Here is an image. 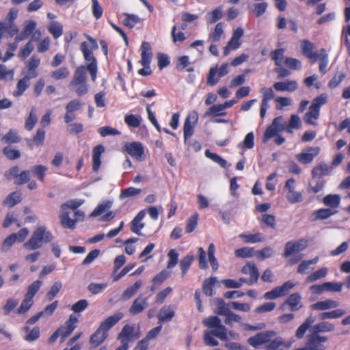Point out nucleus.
Listing matches in <instances>:
<instances>
[{
    "label": "nucleus",
    "mask_w": 350,
    "mask_h": 350,
    "mask_svg": "<svg viewBox=\"0 0 350 350\" xmlns=\"http://www.w3.org/2000/svg\"><path fill=\"white\" fill-rule=\"evenodd\" d=\"M147 298L142 296L137 297L129 308V312L133 315H136L142 312L148 307Z\"/></svg>",
    "instance_id": "obj_16"
},
{
    "label": "nucleus",
    "mask_w": 350,
    "mask_h": 350,
    "mask_svg": "<svg viewBox=\"0 0 350 350\" xmlns=\"http://www.w3.org/2000/svg\"><path fill=\"white\" fill-rule=\"evenodd\" d=\"M142 285V282L141 280H137L133 285L128 287L123 292L121 298L124 300L129 299L137 293V291L139 289Z\"/></svg>",
    "instance_id": "obj_33"
},
{
    "label": "nucleus",
    "mask_w": 350,
    "mask_h": 350,
    "mask_svg": "<svg viewBox=\"0 0 350 350\" xmlns=\"http://www.w3.org/2000/svg\"><path fill=\"white\" fill-rule=\"evenodd\" d=\"M62 287V284L61 282L57 281L55 282L53 286L51 287L49 291L46 293V297L49 301L52 300L59 293L60 289Z\"/></svg>",
    "instance_id": "obj_57"
},
{
    "label": "nucleus",
    "mask_w": 350,
    "mask_h": 350,
    "mask_svg": "<svg viewBox=\"0 0 350 350\" xmlns=\"http://www.w3.org/2000/svg\"><path fill=\"white\" fill-rule=\"evenodd\" d=\"M215 306H217L215 313L218 315H225L229 310V308L226 306L225 301L221 298L215 299Z\"/></svg>",
    "instance_id": "obj_63"
},
{
    "label": "nucleus",
    "mask_w": 350,
    "mask_h": 350,
    "mask_svg": "<svg viewBox=\"0 0 350 350\" xmlns=\"http://www.w3.org/2000/svg\"><path fill=\"white\" fill-rule=\"evenodd\" d=\"M338 211L331 208H320L313 213V221L326 219L330 216L336 214Z\"/></svg>",
    "instance_id": "obj_32"
},
{
    "label": "nucleus",
    "mask_w": 350,
    "mask_h": 350,
    "mask_svg": "<svg viewBox=\"0 0 350 350\" xmlns=\"http://www.w3.org/2000/svg\"><path fill=\"white\" fill-rule=\"evenodd\" d=\"M204 326L208 328H217L212 329L210 332H205L204 334V341L206 345L215 347L219 345V342L215 340L213 336L217 337L221 340L227 341L228 337L227 336V329L221 324V319L217 316H211L204 319L202 321Z\"/></svg>",
    "instance_id": "obj_1"
},
{
    "label": "nucleus",
    "mask_w": 350,
    "mask_h": 350,
    "mask_svg": "<svg viewBox=\"0 0 350 350\" xmlns=\"http://www.w3.org/2000/svg\"><path fill=\"white\" fill-rule=\"evenodd\" d=\"M145 211H139L137 215L134 217V219L132 220L131 224V230L138 234L141 235L142 233L140 230L144 227L145 224L144 223L142 222V220L145 216Z\"/></svg>",
    "instance_id": "obj_21"
},
{
    "label": "nucleus",
    "mask_w": 350,
    "mask_h": 350,
    "mask_svg": "<svg viewBox=\"0 0 350 350\" xmlns=\"http://www.w3.org/2000/svg\"><path fill=\"white\" fill-rule=\"evenodd\" d=\"M140 336L139 331L135 332V327L129 324H126L122 327L121 332L118 334V339L121 340L133 341L139 338Z\"/></svg>",
    "instance_id": "obj_11"
},
{
    "label": "nucleus",
    "mask_w": 350,
    "mask_h": 350,
    "mask_svg": "<svg viewBox=\"0 0 350 350\" xmlns=\"http://www.w3.org/2000/svg\"><path fill=\"white\" fill-rule=\"evenodd\" d=\"M239 237L243 239L245 243H259L265 240V237L259 232L255 234H241Z\"/></svg>",
    "instance_id": "obj_34"
},
{
    "label": "nucleus",
    "mask_w": 350,
    "mask_h": 350,
    "mask_svg": "<svg viewBox=\"0 0 350 350\" xmlns=\"http://www.w3.org/2000/svg\"><path fill=\"white\" fill-rule=\"evenodd\" d=\"M323 202L327 206L337 208L340 204V196L338 194H329L323 198Z\"/></svg>",
    "instance_id": "obj_40"
},
{
    "label": "nucleus",
    "mask_w": 350,
    "mask_h": 350,
    "mask_svg": "<svg viewBox=\"0 0 350 350\" xmlns=\"http://www.w3.org/2000/svg\"><path fill=\"white\" fill-rule=\"evenodd\" d=\"M142 50V59L140 63L142 64H150L151 59L152 57V53L151 52V47L148 42H143L141 46Z\"/></svg>",
    "instance_id": "obj_27"
},
{
    "label": "nucleus",
    "mask_w": 350,
    "mask_h": 350,
    "mask_svg": "<svg viewBox=\"0 0 350 350\" xmlns=\"http://www.w3.org/2000/svg\"><path fill=\"white\" fill-rule=\"evenodd\" d=\"M108 337V334L100 329L98 327L90 336V343L91 349H95L100 345Z\"/></svg>",
    "instance_id": "obj_18"
},
{
    "label": "nucleus",
    "mask_w": 350,
    "mask_h": 350,
    "mask_svg": "<svg viewBox=\"0 0 350 350\" xmlns=\"http://www.w3.org/2000/svg\"><path fill=\"white\" fill-rule=\"evenodd\" d=\"M241 272L250 275V279L254 283L257 282L259 275L258 270L254 263H247L241 269Z\"/></svg>",
    "instance_id": "obj_29"
},
{
    "label": "nucleus",
    "mask_w": 350,
    "mask_h": 350,
    "mask_svg": "<svg viewBox=\"0 0 350 350\" xmlns=\"http://www.w3.org/2000/svg\"><path fill=\"white\" fill-rule=\"evenodd\" d=\"M62 226L65 228L74 229L76 227L77 219L70 217L69 213L62 211L59 216Z\"/></svg>",
    "instance_id": "obj_28"
},
{
    "label": "nucleus",
    "mask_w": 350,
    "mask_h": 350,
    "mask_svg": "<svg viewBox=\"0 0 350 350\" xmlns=\"http://www.w3.org/2000/svg\"><path fill=\"white\" fill-rule=\"evenodd\" d=\"M124 150L133 157L142 161L144 154V150L142 144L139 142H134L124 145Z\"/></svg>",
    "instance_id": "obj_13"
},
{
    "label": "nucleus",
    "mask_w": 350,
    "mask_h": 350,
    "mask_svg": "<svg viewBox=\"0 0 350 350\" xmlns=\"http://www.w3.org/2000/svg\"><path fill=\"white\" fill-rule=\"evenodd\" d=\"M274 254L273 250L271 247H265L261 250H258L255 252L256 257L263 260L265 258L271 257Z\"/></svg>",
    "instance_id": "obj_48"
},
{
    "label": "nucleus",
    "mask_w": 350,
    "mask_h": 350,
    "mask_svg": "<svg viewBox=\"0 0 350 350\" xmlns=\"http://www.w3.org/2000/svg\"><path fill=\"white\" fill-rule=\"evenodd\" d=\"M301 296L299 293H295L290 295L285 302L283 304L282 307L288 305L292 311H297L302 308Z\"/></svg>",
    "instance_id": "obj_17"
},
{
    "label": "nucleus",
    "mask_w": 350,
    "mask_h": 350,
    "mask_svg": "<svg viewBox=\"0 0 350 350\" xmlns=\"http://www.w3.org/2000/svg\"><path fill=\"white\" fill-rule=\"evenodd\" d=\"M217 282L216 277H211L204 280L203 282V292L207 296L213 295V287Z\"/></svg>",
    "instance_id": "obj_36"
},
{
    "label": "nucleus",
    "mask_w": 350,
    "mask_h": 350,
    "mask_svg": "<svg viewBox=\"0 0 350 350\" xmlns=\"http://www.w3.org/2000/svg\"><path fill=\"white\" fill-rule=\"evenodd\" d=\"M194 259L193 256L188 255L183 258L180 262V267L182 271L183 275H185L188 269H189L193 260Z\"/></svg>",
    "instance_id": "obj_54"
},
{
    "label": "nucleus",
    "mask_w": 350,
    "mask_h": 350,
    "mask_svg": "<svg viewBox=\"0 0 350 350\" xmlns=\"http://www.w3.org/2000/svg\"><path fill=\"white\" fill-rule=\"evenodd\" d=\"M32 304H33L32 299L25 296L24 299L23 300L21 306L16 310V313L20 314H25L26 312H27L30 309Z\"/></svg>",
    "instance_id": "obj_55"
},
{
    "label": "nucleus",
    "mask_w": 350,
    "mask_h": 350,
    "mask_svg": "<svg viewBox=\"0 0 350 350\" xmlns=\"http://www.w3.org/2000/svg\"><path fill=\"white\" fill-rule=\"evenodd\" d=\"M1 140L9 144H16L18 143L21 139L15 131L10 130L9 132L2 137Z\"/></svg>",
    "instance_id": "obj_62"
},
{
    "label": "nucleus",
    "mask_w": 350,
    "mask_h": 350,
    "mask_svg": "<svg viewBox=\"0 0 350 350\" xmlns=\"http://www.w3.org/2000/svg\"><path fill=\"white\" fill-rule=\"evenodd\" d=\"M88 69L85 68V66H80L77 68V69L75 71L74 76L72 80L70 83V85H74L76 83H87L86 80V72Z\"/></svg>",
    "instance_id": "obj_25"
},
{
    "label": "nucleus",
    "mask_w": 350,
    "mask_h": 350,
    "mask_svg": "<svg viewBox=\"0 0 350 350\" xmlns=\"http://www.w3.org/2000/svg\"><path fill=\"white\" fill-rule=\"evenodd\" d=\"M291 344L286 343L280 337L275 338L267 343L265 348L267 350H288Z\"/></svg>",
    "instance_id": "obj_22"
},
{
    "label": "nucleus",
    "mask_w": 350,
    "mask_h": 350,
    "mask_svg": "<svg viewBox=\"0 0 350 350\" xmlns=\"http://www.w3.org/2000/svg\"><path fill=\"white\" fill-rule=\"evenodd\" d=\"M2 152L9 160H15L20 158L21 156V153L18 150L14 149L9 146L4 147Z\"/></svg>",
    "instance_id": "obj_42"
},
{
    "label": "nucleus",
    "mask_w": 350,
    "mask_h": 350,
    "mask_svg": "<svg viewBox=\"0 0 350 350\" xmlns=\"http://www.w3.org/2000/svg\"><path fill=\"white\" fill-rule=\"evenodd\" d=\"M126 18L124 19L123 23L125 26L133 28L135 25V24L139 23L140 18L135 14H130L127 13L124 14Z\"/></svg>",
    "instance_id": "obj_56"
},
{
    "label": "nucleus",
    "mask_w": 350,
    "mask_h": 350,
    "mask_svg": "<svg viewBox=\"0 0 350 350\" xmlns=\"http://www.w3.org/2000/svg\"><path fill=\"white\" fill-rule=\"evenodd\" d=\"M301 123L300 118L297 115L293 114L291 116L288 124L284 126V130L288 133H292L294 129H297L300 127Z\"/></svg>",
    "instance_id": "obj_41"
},
{
    "label": "nucleus",
    "mask_w": 350,
    "mask_h": 350,
    "mask_svg": "<svg viewBox=\"0 0 350 350\" xmlns=\"http://www.w3.org/2000/svg\"><path fill=\"white\" fill-rule=\"evenodd\" d=\"M327 340L328 338L325 336L310 332L307 336L306 345L310 350H325L326 347L324 343L327 342Z\"/></svg>",
    "instance_id": "obj_7"
},
{
    "label": "nucleus",
    "mask_w": 350,
    "mask_h": 350,
    "mask_svg": "<svg viewBox=\"0 0 350 350\" xmlns=\"http://www.w3.org/2000/svg\"><path fill=\"white\" fill-rule=\"evenodd\" d=\"M198 122V113L194 112L185 119L183 126L184 140L187 143V139L194 133V126Z\"/></svg>",
    "instance_id": "obj_12"
},
{
    "label": "nucleus",
    "mask_w": 350,
    "mask_h": 350,
    "mask_svg": "<svg viewBox=\"0 0 350 350\" xmlns=\"http://www.w3.org/2000/svg\"><path fill=\"white\" fill-rule=\"evenodd\" d=\"M315 321L316 319L312 314L308 317L297 328L295 332V336L299 339L303 338L306 331L310 327V332H314L317 334H320L321 332H331L335 329V326L333 323L325 321H321L312 325Z\"/></svg>",
    "instance_id": "obj_2"
},
{
    "label": "nucleus",
    "mask_w": 350,
    "mask_h": 350,
    "mask_svg": "<svg viewBox=\"0 0 350 350\" xmlns=\"http://www.w3.org/2000/svg\"><path fill=\"white\" fill-rule=\"evenodd\" d=\"M70 75V71L67 67H61L51 73V77L55 80L66 79Z\"/></svg>",
    "instance_id": "obj_43"
},
{
    "label": "nucleus",
    "mask_w": 350,
    "mask_h": 350,
    "mask_svg": "<svg viewBox=\"0 0 350 350\" xmlns=\"http://www.w3.org/2000/svg\"><path fill=\"white\" fill-rule=\"evenodd\" d=\"M226 115L222 104L213 105L211 106L208 110L204 113L203 117L208 116L217 117Z\"/></svg>",
    "instance_id": "obj_30"
},
{
    "label": "nucleus",
    "mask_w": 350,
    "mask_h": 350,
    "mask_svg": "<svg viewBox=\"0 0 350 350\" xmlns=\"http://www.w3.org/2000/svg\"><path fill=\"white\" fill-rule=\"evenodd\" d=\"M332 167L325 163H320L315 166L311 172L313 179L321 178L322 176H328L331 174Z\"/></svg>",
    "instance_id": "obj_20"
},
{
    "label": "nucleus",
    "mask_w": 350,
    "mask_h": 350,
    "mask_svg": "<svg viewBox=\"0 0 350 350\" xmlns=\"http://www.w3.org/2000/svg\"><path fill=\"white\" fill-rule=\"evenodd\" d=\"M307 247V241L300 239L297 241H288L285 244L284 257L288 258L292 255L304 250Z\"/></svg>",
    "instance_id": "obj_9"
},
{
    "label": "nucleus",
    "mask_w": 350,
    "mask_h": 350,
    "mask_svg": "<svg viewBox=\"0 0 350 350\" xmlns=\"http://www.w3.org/2000/svg\"><path fill=\"white\" fill-rule=\"evenodd\" d=\"M346 75L343 72L336 73L329 81L328 86L331 89L336 88L345 79Z\"/></svg>",
    "instance_id": "obj_50"
},
{
    "label": "nucleus",
    "mask_w": 350,
    "mask_h": 350,
    "mask_svg": "<svg viewBox=\"0 0 350 350\" xmlns=\"http://www.w3.org/2000/svg\"><path fill=\"white\" fill-rule=\"evenodd\" d=\"M34 47L31 41H29L23 48L20 50L18 57L21 59H26L33 51Z\"/></svg>",
    "instance_id": "obj_58"
},
{
    "label": "nucleus",
    "mask_w": 350,
    "mask_h": 350,
    "mask_svg": "<svg viewBox=\"0 0 350 350\" xmlns=\"http://www.w3.org/2000/svg\"><path fill=\"white\" fill-rule=\"evenodd\" d=\"M273 88L277 91L294 92L297 89V83L296 81L287 80L286 81L276 82Z\"/></svg>",
    "instance_id": "obj_24"
},
{
    "label": "nucleus",
    "mask_w": 350,
    "mask_h": 350,
    "mask_svg": "<svg viewBox=\"0 0 350 350\" xmlns=\"http://www.w3.org/2000/svg\"><path fill=\"white\" fill-rule=\"evenodd\" d=\"M198 223V215L197 213L191 215L187 220L185 231L187 233L192 232L197 227Z\"/></svg>",
    "instance_id": "obj_59"
},
{
    "label": "nucleus",
    "mask_w": 350,
    "mask_h": 350,
    "mask_svg": "<svg viewBox=\"0 0 350 350\" xmlns=\"http://www.w3.org/2000/svg\"><path fill=\"white\" fill-rule=\"evenodd\" d=\"M295 180L293 178H289L285 183V188L288 189L286 199L291 204H296L303 201V196L301 192L295 189Z\"/></svg>",
    "instance_id": "obj_8"
},
{
    "label": "nucleus",
    "mask_w": 350,
    "mask_h": 350,
    "mask_svg": "<svg viewBox=\"0 0 350 350\" xmlns=\"http://www.w3.org/2000/svg\"><path fill=\"white\" fill-rule=\"evenodd\" d=\"M124 317V314L121 312H117L113 315L105 319L99 325L100 330L107 333V332L119 322Z\"/></svg>",
    "instance_id": "obj_14"
},
{
    "label": "nucleus",
    "mask_w": 350,
    "mask_h": 350,
    "mask_svg": "<svg viewBox=\"0 0 350 350\" xmlns=\"http://www.w3.org/2000/svg\"><path fill=\"white\" fill-rule=\"evenodd\" d=\"M48 168L42 165H34L31 167V172L39 180L44 181L45 174Z\"/></svg>",
    "instance_id": "obj_44"
},
{
    "label": "nucleus",
    "mask_w": 350,
    "mask_h": 350,
    "mask_svg": "<svg viewBox=\"0 0 350 350\" xmlns=\"http://www.w3.org/2000/svg\"><path fill=\"white\" fill-rule=\"evenodd\" d=\"M124 122L129 126L137 128L140 126L141 119L139 116L130 114L125 116Z\"/></svg>",
    "instance_id": "obj_51"
},
{
    "label": "nucleus",
    "mask_w": 350,
    "mask_h": 350,
    "mask_svg": "<svg viewBox=\"0 0 350 350\" xmlns=\"http://www.w3.org/2000/svg\"><path fill=\"white\" fill-rule=\"evenodd\" d=\"M345 310L338 308L329 312H323L319 314V319L321 321L325 319H338L345 314Z\"/></svg>",
    "instance_id": "obj_31"
},
{
    "label": "nucleus",
    "mask_w": 350,
    "mask_h": 350,
    "mask_svg": "<svg viewBox=\"0 0 350 350\" xmlns=\"http://www.w3.org/2000/svg\"><path fill=\"white\" fill-rule=\"evenodd\" d=\"M338 306V301L334 299H325L311 304L310 308L312 310L324 311L332 308H336Z\"/></svg>",
    "instance_id": "obj_15"
},
{
    "label": "nucleus",
    "mask_w": 350,
    "mask_h": 350,
    "mask_svg": "<svg viewBox=\"0 0 350 350\" xmlns=\"http://www.w3.org/2000/svg\"><path fill=\"white\" fill-rule=\"evenodd\" d=\"M205 155L215 163H218L221 167L224 168L226 167L227 161L218 154L211 152L209 150H206L205 152Z\"/></svg>",
    "instance_id": "obj_61"
},
{
    "label": "nucleus",
    "mask_w": 350,
    "mask_h": 350,
    "mask_svg": "<svg viewBox=\"0 0 350 350\" xmlns=\"http://www.w3.org/2000/svg\"><path fill=\"white\" fill-rule=\"evenodd\" d=\"M224 33L223 23H219L216 25L214 31H211L209 34V38L214 42H217L221 38Z\"/></svg>",
    "instance_id": "obj_53"
},
{
    "label": "nucleus",
    "mask_w": 350,
    "mask_h": 350,
    "mask_svg": "<svg viewBox=\"0 0 350 350\" xmlns=\"http://www.w3.org/2000/svg\"><path fill=\"white\" fill-rule=\"evenodd\" d=\"M49 32L53 35L55 39L60 37L63 33V27L55 22H53L49 27Z\"/></svg>",
    "instance_id": "obj_49"
},
{
    "label": "nucleus",
    "mask_w": 350,
    "mask_h": 350,
    "mask_svg": "<svg viewBox=\"0 0 350 350\" xmlns=\"http://www.w3.org/2000/svg\"><path fill=\"white\" fill-rule=\"evenodd\" d=\"M36 27V23L34 21H30L25 26L23 30L15 38L16 42H21L29 38L34 31Z\"/></svg>",
    "instance_id": "obj_26"
},
{
    "label": "nucleus",
    "mask_w": 350,
    "mask_h": 350,
    "mask_svg": "<svg viewBox=\"0 0 350 350\" xmlns=\"http://www.w3.org/2000/svg\"><path fill=\"white\" fill-rule=\"evenodd\" d=\"M21 201V196L20 193L14 191L10 193L3 200V204L8 206L12 207L17 204Z\"/></svg>",
    "instance_id": "obj_38"
},
{
    "label": "nucleus",
    "mask_w": 350,
    "mask_h": 350,
    "mask_svg": "<svg viewBox=\"0 0 350 350\" xmlns=\"http://www.w3.org/2000/svg\"><path fill=\"white\" fill-rule=\"evenodd\" d=\"M327 274V269L326 267H322L319 269V270L313 272L310 275H309L306 280L308 283H312L315 281L325 278Z\"/></svg>",
    "instance_id": "obj_39"
},
{
    "label": "nucleus",
    "mask_w": 350,
    "mask_h": 350,
    "mask_svg": "<svg viewBox=\"0 0 350 350\" xmlns=\"http://www.w3.org/2000/svg\"><path fill=\"white\" fill-rule=\"evenodd\" d=\"M84 203V200L81 199H76L68 200L65 203H63L61 205V208L62 211H66L68 208L72 209L73 211L77 210L78 207L82 205Z\"/></svg>",
    "instance_id": "obj_46"
},
{
    "label": "nucleus",
    "mask_w": 350,
    "mask_h": 350,
    "mask_svg": "<svg viewBox=\"0 0 350 350\" xmlns=\"http://www.w3.org/2000/svg\"><path fill=\"white\" fill-rule=\"evenodd\" d=\"M88 40L91 43L90 45L86 42H83L80 45V49L83 53L84 59L90 63L85 66L91 75L93 81L96 80L97 75V61L93 54V51L98 49V44L96 40L91 37H88Z\"/></svg>",
    "instance_id": "obj_3"
},
{
    "label": "nucleus",
    "mask_w": 350,
    "mask_h": 350,
    "mask_svg": "<svg viewBox=\"0 0 350 350\" xmlns=\"http://www.w3.org/2000/svg\"><path fill=\"white\" fill-rule=\"evenodd\" d=\"M40 64V58L32 56L30 59L27 62V67L28 68V73L27 75H35V78L38 76V72L36 69L39 66Z\"/></svg>",
    "instance_id": "obj_35"
},
{
    "label": "nucleus",
    "mask_w": 350,
    "mask_h": 350,
    "mask_svg": "<svg viewBox=\"0 0 350 350\" xmlns=\"http://www.w3.org/2000/svg\"><path fill=\"white\" fill-rule=\"evenodd\" d=\"M53 238L46 227L40 226L33 232L29 241L24 243V247L29 250H36L40 248L44 243L51 242Z\"/></svg>",
    "instance_id": "obj_4"
},
{
    "label": "nucleus",
    "mask_w": 350,
    "mask_h": 350,
    "mask_svg": "<svg viewBox=\"0 0 350 350\" xmlns=\"http://www.w3.org/2000/svg\"><path fill=\"white\" fill-rule=\"evenodd\" d=\"M18 305V300L12 297L8 298L3 306L2 310L4 315H8Z\"/></svg>",
    "instance_id": "obj_45"
},
{
    "label": "nucleus",
    "mask_w": 350,
    "mask_h": 350,
    "mask_svg": "<svg viewBox=\"0 0 350 350\" xmlns=\"http://www.w3.org/2000/svg\"><path fill=\"white\" fill-rule=\"evenodd\" d=\"M38 121L36 111L34 109H31V111L29 113V117L27 118L25 121V129L28 131H31L35 124H36Z\"/></svg>",
    "instance_id": "obj_64"
},
{
    "label": "nucleus",
    "mask_w": 350,
    "mask_h": 350,
    "mask_svg": "<svg viewBox=\"0 0 350 350\" xmlns=\"http://www.w3.org/2000/svg\"><path fill=\"white\" fill-rule=\"evenodd\" d=\"M284 130V126L275 128L274 126H269L265 131L263 135V142H266L273 137L275 136L278 132L282 131Z\"/></svg>",
    "instance_id": "obj_47"
},
{
    "label": "nucleus",
    "mask_w": 350,
    "mask_h": 350,
    "mask_svg": "<svg viewBox=\"0 0 350 350\" xmlns=\"http://www.w3.org/2000/svg\"><path fill=\"white\" fill-rule=\"evenodd\" d=\"M42 285V281L36 280L30 284L27 288V292L25 296L33 299Z\"/></svg>",
    "instance_id": "obj_52"
},
{
    "label": "nucleus",
    "mask_w": 350,
    "mask_h": 350,
    "mask_svg": "<svg viewBox=\"0 0 350 350\" xmlns=\"http://www.w3.org/2000/svg\"><path fill=\"white\" fill-rule=\"evenodd\" d=\"M284 49H278L271 53V59L274 60L276 66H280L282 65V59L284 58Z\"/></svg>",
    "instance_id": "obj_60"
},
{
    "label": "nucleus",
    "mask_w": 350,
    "mask_h": 350,
    "mask_svg": "<svg viewBox=\"0 0 350 350\" xmlns=\"http://www.w3.org/2000/svg\"><path fill=\"white\" fill-rule=\"evenodd\" d=\"M327 101V95L326 94H321L312 100L308 111L306 112L304 116V119L307 124L312 125L316 124L313 120L319 118L320 108L322 105H325Z\"/></svg>",
    "instance_id": "obj_5"
},
{
    "label": "nucleus",
    "mask_w": 350,
    "mask_h": 350,
    "mask_svg": "<svg viewBox=\"0 0 350 350\" xmlns=\"http://www.w3.org/2000/svg\"><path fill=\"white\" fill-rule=\"evenodd\" d=\"M175 312L172 306H165L162 307L158 314L157 318L159 322L170 321L174 318Z\"/></svg>",
    "instance_id": "obj_23"
},
{
    "label": "nucleus",
    "mask_w": 350,
    "mask_h": 350,
    "mask_svg": "<svg viewBox=\"0 0 350 350\" xmlns=\"http://www.w3.org/2000/svg\"><path fill=\"white\" fill-rule=\"evenodd\" d=\"M276 334L277 333L274 330L261 332L249 338L247 342L252 347L257 349L262 345H267Z\"/></svg>",
    "instance_id": "obj_6"
},
{
    "label": "nucleus",
    "mask_w": 350,
    "mask_h": 350,
    "mask_svg": "<svg viewBox=\"0 0 350 350\" xmlns=\"http://www.w3.org/2000/svg\"><path fill=\"white\" fill-rule=\"evenodd\" d=\"M35 75H25L23 79H20L16 85V90L13 92V95L15 97H18L21 96L29 86V80L31 79H34Z\"/></svg>",
    "instance_id": "obj_19"
},
{
    "label": "nucleus",
    "mask_w": 350,
    "mask_h": 350,
    "mask_svg": "<svg viewBox=\"0 0 350 350\" xmlns=\"http://www.w3.org/2000/svg\"><path fill=\"white\" fill-rule=\"evenodd\" d=\"M111 206H112L111 201H109V200L104 201L98 205V206L91 213V214L90 215V217H94L100 215L103 213H105L106 211L109 209L111 207Z\"/></svg>",
    "instance_id": "obj_37"
},
{
    "label": "nucleus",
    "mask_w": 350,
    "mask_h": 350,
    "mask_svg": "<svg viewBox=\"0 0 350 350\" xmlns=\"http://www.w3.org/2000/svg\"><path fill=\"white\" fill-rule=\"evenodd\" d=\"M319 152V147H309L305 151L296 154L295 157L299 162L303 164H308L313 161Z\"/></svg>",
    "instance_id": "obj_10"
}]
</instances>
